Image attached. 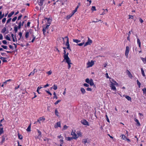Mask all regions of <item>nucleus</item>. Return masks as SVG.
Wrapping results in <instances>:
<instances>
[{
	"mask_svg": "<svg viewBox=\"0 0 146 146\" xmlns=\"http://www.w3.org/2000/svg\"><path fill=\"white\" fill-rule=\"evenodd\" d=\"M65 48H64V49ZM68 52L66 53L65 50H64V60H65V62L68 64V68L70 69L71 67V65L72 64L71 62V61L70 58L68 56Z\"/></svg>",
	"mask_w": 146,
	"mask_h": 146,
	"instance_id": "f257e3e1",
	"label": "nucleus"
},
{
	"mask_svg": "<svg viewBox=\"0 0 146 146\" xmlns=\"http://www.w3.org/2000/svg\"><path fill=\"white\" fill-rule=\"evenodd\" d=\"M71 135H72L73 139H76L78 138L77 134L75 133V131L72 130L71 132Z\"/></svg>",
	"mask_w": 146,
	"mask_h": 146,
	"instance_id": "f03ea898",
	"label": "nucleus"
},
{
	"mask_svg": "<svg viewBox=\"0 0 146 146\" xmlns=\"http://www.w3.org/2000/svg\"><path fill=\"white\" fill-rule=\"evenodd\" d=\"M115 86V85L113 84L112 82H111L110 84V86L111 88V90L116 91L117 90Z\"/></svg>",
	"mask_w": 146,
	"mask_h": 146,
	"instance_id": "7ed1b4c3",
	"label": "nucleus"
},
{
	"mask_svg": "<svg viewBox=\"0 0 146 146\" xmlns=\"http://www.w3.org/2000/svg\"><path fill=\"white\" fill-rule=\"evenodd\" d=\"M9 47L10 49H12L13 50H13L12 52L10 51H5L7 52V53H11L13 52H15V51L16 52L17 51V50L16 49L17 46H9Z\"/></svg>",
	"mask_w": 146,
	"mask_h": 146,
	"instance_id": "20e7f679",
	"label": "nucleus"
},
{
	"mask_svg": "<svg viewBox=\"0 0 146 146\" xmlns=\"http://www.w3.org/2000/svg\"><path fill=\"white\" fill-rule=\"evenodd\" d=\"M32 30L31 29H29L25 33V37L26 38H28L29 33H31Z\"/></svg>",
	"mask_w": 146,
	"mask_h": 146,
	"instance_id": "39448f33",
	"label": "nucleus"
},
{
	"mask_svg": "<svg viewBox=\"0 0 146 146\" xmlns=\"http://www.w3.org/2000/svg\"><path fill=\"white\" fill-rule=\"evenodd\" d=\"M92 43V40L89 37H88V40L85 43L84 46H87L88 45H90Z\"/></svg>",
	"mask_w": 146,
	"mask_h": 146,
	"instance_id": "423d86ee",
	"label": "nucleus"
},
{
	"mask_svg": "<svg viewBox=\"0 0 146 146\" xmlns=\"http://www.w3.org/2000/svg\"><path fill=\"white\" fill-rule=\"evenodd\" d=\"M81 123L84 125H89L88 122L85 119H84L81 120Z\"/></svg>",
	"mask_w": 146,
	"mask_h": 146,
	"instance_id": "0eeeda50",
	"label": "nucleus"
},
{
	"mask_svg": "<svg viewBox=\"0 0 146 146\" xmlns=\"http://www.w3.org/2000/svg\"><path fill=\"white\" fill-rule=\"evenodd\" d=\"M129 51V46H126L125 52V55L127 58L128 57V55Z\"/></svg>",
	"mask_w": 146,
	"mask_h": 146,
	"instance_id": "6e6552de",
	"label": "nucleus"
},
{
	"mask_svg": "<svg viewBox=\"0 0 146 146\" xmlns=\"http://www.w3.org/2000/svg\"><path fill=\"white\" fill-rule=\"evenodd\" d=\"M94 64V62L93 60H91L90 62L88 61L87 63L88 67H92Z\"/></svg>",
	"mask_w": 146,
	"mask_h": 146,
	"instance_id": "1a4fd4ad",
	"label": "nucleus"
},
{
	"mask_svg": "<svg viewBox=\"0 0 146 146\" xmlns=\"http://www.w3.org/2000/svg\"><path fill=\"white\" fill-rule=\"evenodd\" d=\"M66 40V46H70L69 43L68 38L67 36L64 37V41Z\"/></svg>",
	"mask_w": 146,
	"mask_h": 146,
	"instance_id": "9d476101",
	"label": "nucleus"
},
{
	"mask_svg": "<svg viewBox=\"0 0 146 146\" xmlns=\"http://www.w3.org/2000/svg\"><path fill=\"white\" fill-rule=\"evenodd\" d=\"M126 72H127V74L128 76L131 78H132L133 77L132 74L128 70H126Z\"/></svg>",
	"mask_w": 146,
	"mask_h": 146,
	"instance_id": "9b49d317",
	"label": "nucleus"
},
{
	"mask_svg": "<svg viewBox=\"0 0 146 146\" xmlns=\"http://www.w3.org/2000/svg\"><path fill=\"white\" fill-rule=\"evenodd\" d=\"M45 0H38V4L40 6H42L43 5V2Z\"/></svg>",
	"mask_w": 146,
	"mask_h": 146,
	"instance_id": "f8f14e48",
	"label": "nucleus"
},
{
	"mask_svg": "<svg viewBox=\"0 0 146 146\" xmlns=\"http://www.w3.org/2000/svg\"><path fill=\"white\" fill-rule=\"evenodd\" d=\"M60 122H57L54 126L55 128H57L58 127H60Z\"/></svg>",
	"mask_w": 146,
	"mask_h": 146,
	"instance_id": "ddd939ff",
	"label": "nucleus"
},
{
	"mask_svg": "<svg viewBox=\"0 0 146 146\" xmlns=\"http://www.w3.org/2000/svg\"><path fill=\"white\" fill-rule=\"evenodd\" d=\"M45 20L47 22L48 24L50 25L52 21L51 19L48 18H45Z\"/></svg>",
	"mask_w": 146,
	"mask_h": 146,
	"instance_id": "4468645a",
	"label": "nucleus"
},
{
	"mask_svg": "<svg viewBox=\"0 0 146 146\" xmlns=\"http://www.w3.org/2000/svg\"><path fill=\"white\" fill-rule=\"evenodd\" d=\"M111 80L110 81V83L112 82L113 84L115 85L116 86H117L118 85V83H117L113 79H112L111 80Z\"/></svg>",
	"mask_w": 146,
	"mask_h": 146,
	"instance_id": "2eb2a0df",
	"label": "nucleus"
},
{
	"mask_svg": "<svg viewBox=\"0 0 146 146\" xmlns=\"http://www.w3.org/2000/svg\"><path fill=\"white\" fill-rule=\"evenodd\" d=\"M7 58L6 57H0V59H1L3 61V62H7V61L6 60Z\"/></svg>",
	"mask_w": 146,
	"mask_h": 146,
	"instance_id": "dca6fc26",
	"label": "nucleus"
},
{
	"mask_svg": "<svg viewBox=\"0 0 146 146\" xmlns=\"http://www.w3.org/2000/svg\"><path fill=\"white\" fill-rule=\"evenodd\" d=\"M134 121H135V122H136L137 123H136V125L138 126H140L141 125V124H140V123H139V120L138 119H136V118H135L134 119Z\"/></svg>",
	"mask_w": 146,
	"mask_h": 146,
	"instance_id": "f3484780",
	"label": "nucleus"
},
{
	"mask_svg": "<svg viewBox=\"0 0 146 146\" xmlns=\"http://www.w3.org/2000/svg\"><path fill=\"white\" fill-rule=\"evenodd\" d=\"M80 91L82 94H84L86 93V91L85 89L83 88H81L80 89Z\"/></svg>",
	"mask_w": 146,
	"mask_h": 146,
	"instance_id": "a211bd4d",
	"label": "nucleus"
},
{
	"mask_svg": "<svg viewBox=\"0 0 146 146\" xmlns=\"http://www.w3.org/2000/svg\"><path fill=\"white\" fill-rule=\"evenodd\" d=\"M14 13V12L13 11L9 13L8 16V17L10 18L11 17Z\"/></svg>",
	"mask_w": 146,
	"mask_h": 146,
	"instance_id": "6ab92c4d",
	"label": "nucleus"
},
{
	"mask_svg": "<svg viewBox=\"0 0 146 146\" xmlns=\"http://www.w3.org/2000/svg\"><path fill=\"white\" fill-rule=\"evenodd\" d=\"M125 98L128 101H131V97L130 96H128L126 95L125 96Z\"/></svg>",
	"mask_w": 146,
	"mask_h": 146,
	"instance_id": "aec40b11",
	"label": "nucleus"
},
{
	"mask_svg": "<svg viewBox=\"0 0 146 146\" xmlns=\"http://www.w3.org/2000/svg\"><path fill=\"white\" fill-rule=\"evenodd\" d=\"M88 84H89L91 86H92L94 85L93 80L92 79L90 80V81Z\"/></svg>",
	"mask_w": 146,
	"mask_h": 146,
	"instance_id": "412c9836",
	"label": "nucleus"
},
{
	"mask_svg": "<svg viewBox=\"0 0 146 146\" xmlns=\"http://www.w3.org/2000/svg\"><path fill=\"white\" fill-rule=\"evenodd\" d=\"M121 136V139L123 140H125L126 139L127 137H126L124 135L122 134L120 137Z\"/></svg>",
	"mask_w": 146,
	"mask_h": 146,
	"instance_id": "4be33fe9",
	"label": "nucleus"
},
{
	"mask_svg": "<svg viewBox=\"0 0 146 146\" xmlns=\"http://www.w3.org/2000/svg\"><path fill=\"white\" fill-rule=\"evenodd\" d=\"M51 88H53L54 90H56L57 89V85L54 84L52 87Z\"/></svg>",
	"mask_w": 146,
	"mask_h": 146,
	"instance_id": "5701e85b",
	"label": "nucleus"
},
{
	"mask_svg": "<svg viewBox=\"0 0 146 146\" xmlns=\"http://www.w3.org/2000/svg\"><path fill=\"white\" fill-rule=\"evenodd\" d=\"M18 27L17 25H15L14 27V31L15 33L17 32V30H18Z\"/></svg>",
	"mask_w": 146,
	"mask_h": 146,
	"instance_id": "b1692460",
	"label": "nucleus"
},
{
	"mask_svg": "<svg viewBox=\"0 0 146 146\" xmlns=\"http://www.w3.org/2000/svg\"><path fill=\"white\" fill-rule=\"evenodd\" d=\"M23 26V25L21 24V22H20L18 24V26L17 27L18 29H20L21 28V27Z\"/></svg>",
	"mask_w": 146,
	"mask_h": 146,
	"instance_id": "393cba45",
	"label": "nucleus"
},
{
	"mask_svg": "<svg viewBox=\"0 0 146 146\" xmlns=\"http://www.w3.org/2000/svg\"><path fill=\"white\" fill-rule=\"evenodd\" d=\"M6 28L5 27L3 28V29H2L1 32L2 33H5V32L6 31Z\"/></svg>",
	"mask_w": 146,
	"mask_h": 146,
	"instance_id": "a878e982",
	"label": "nucleus"
},
{
	"mask_svg": "<svg viewBox=\"0 0 146 146\" xmlns=\"http://www.w3.org/2000/svg\"><path fill=\"white\" fill-rule=\"evenodd\" d=\"M141 73H142V75L144 77H145V72H144V71L143 70V68H141Z\"/></svg>",
	"mask_w": 146,
	"mask_h": 146,
	"instance_id": "bb28decb",
	"label": "nucleus"
},
{
	"mask_svg": "<svg viewBox=\"0 0 146 146\" xmlns=\"http://www.w3.org/2000/svg\"><path fill=\"white\" fill-rule=\"evenodd\" d=\"M5 38L6 39H7L9 41L11 40L10 38V35H7L5 37Z\"/></svg>",
	"mask_w": 146,
	"mask_h": 146,
	"instance_id": "cd10ccee",
	"label": "nucleus"
},
{
	"mask_svg": "<svg viewBox=\"0 0 146 146\" xmlns=\"http://www.w3.org/2000/svg\"><path fill=\"white\" fill-rule=\"evenodd\" d=\"M31 124H30L27 129V130L28 131H31Z\"/></svg>",
	"mask_w": 146,
	"mask_h": 146,
	"instance_id": "c85d7f7f",
	"label": "nucleus"
},
{
	"mask_svg": "<svg viewBox=\"0 0 146 146\" xmlns=\"http://www.w3.org/2000/svg\"><path fill=\"white\" fill-rule=\"evenodd\" d=\"M59 141L60 143V146H62V145L63 144V138H62V139H60Z\"/></svg>",
	"mask_w": 146,
	"mask_h": 146,
	"instance_id": "c756f323",
	"label": "nucleus"
},
{
	"mask_svg": "<svg viewBox=\"0 0 146 146\" xmlns=\"http://www.w3.org/2000/svg\"><path fill=\"white\" fill-rule=\"evenodd\" d=\"M3 133V128L0 127V134L1 135Z\"/></svg>",
	"mask_w": 146,
	"mask_h": 146,
	"instance_id": "7c9ffc66",
	"label": "nucleus"
},
{
	"mask_svg": "<svg viewBox=\"0 0 146 146\" xmlns=\"http://www.w3.org/2000/svg\"><path fill=\"white\" fill-rule=\"evenodd\" d=\"M73 15L71 13L69 15H68L66 17V19H69Z\"/></svg>",
	"mask_w": 146,
	"mask_h": 146,
	"instance_id": "2f4dec72",
	"label": "nucleus"
},
{
	"mask_svg": "<svg viewBox=\"0 0 146 146\" xmlns=\"http://www.w3.org/2000/svg\"><path fill=\"white\" fill-rule=\"evenodd\" d=\"M73 41L76 43H78V42H80V40L78 39H73Z\"/></svg>",
	"mask_w": 146,
	"mask_h": 146,
	"instance_id": "473e14b6",
	"label": "nucleus"
},
{
	"mask_svg": "<svg viewBox=\"0 0 146 146\" xmlns=\"http://www.w3.org/2000/svg\"><path fill=\"white\" fill-rule=\"evenodd\" d=\"M137 43L139 46H141V42L140 41L138 38H137Z\"/></svg>",
	"mask_w": 146,
	"mask_h": 146,
	"instance_id": "72a5a7b5",
	"label": "nucleus"
},
{
	"mask_svg": "<svg viewBox=\"0 0 146 146\" xmlns=\"http://www.w3.org/2000/svg\"><path fill=\"white\" fill-rule=\"evenodd\" d=\"M91 10L92 11H96V8L94 6H92V8H91Z\"/></svg>",
	"mask_w": 146,
	"mask_h": 146,
	"instance_id": "f704fd0d",
	"label": "nucleus"
},
{
	"mask_svg": "<svg viewBox=\"0 0 146 146\" xmlns=\"http://www.w3.org/2000/svg\"><path fill=\"white\" fill-rule=\"evenodd\" d=\"M87 140L86 139H84L82 140V142L84 144H85L87 143Z\"/></svg>",
	"mask_w": 146,
	"mask_h": 146,
	"instance_id": "c9c22d12",
	"label": "nucleus"
},
{
	"mask_svg": "<svg viewBox=\"0 0 146 146\" xmlns=\"http://www.w3.org/2000/svg\"><path fill=\"white\" fill-rule=\"evenodd\" d=\"M77 134L78 135L77 136V137H81L82 136V134L81 132H79L78 133H77Z\"/></svg>",
	"mask_w": 146,
	"mask_h": 146,
	"instance_id": "e433bc0d",
	"label": "nucleus"
},
{
	"mask_svg": "<svg viewBox=\"0 0 146 146\" xmlns=\"http://www.w3.org/2000/svg\"><path fill=\"white\" fill-rule=\"evenodd\" d=\"M53 95H54V96L53 98V99L56 98V99H57L58 98L57 97L56 93L55 92H54Z\"/></svg>",
	"mask_w": 146,
	"mask_h": 146,
	"instance_id": "4c0bfd02",
	"label": "nucleus"
},
{
	"mask_svg": "<svg viewBox=\"0 0 146 146\" xmlns=\"http://www.w3.org/2000/svg\"><path fill=\"white\" fill-rule=\"evenodd\" d=\"M137 84L138 85L139 88H140V86H141L140 83L139 82V80H137Z\"/></svg>",
	"mask_w": 146,
	"mask_h": 146,
	"instance_id": "58836bf2",
	"label": "nucleus"
},
{
	"mask_svg": "<svg viewBox=\"0 0 146 146\" xmlns=\"http://www.w3.org/2000/svg\"><path fill=\"white\" fill-rule=\"evenodd\" d=\"M46 29L44 27H43L42 29V31L43 33V34L44 35H45V33L46 31Z\"/></svg>",
	"mask_w": 146,
	"mask_h": 146,
	"instance_id": "ea45409f",
	"label": "nucleus"
},
{
	"mask_svg": "<svg viewBox=\"0 0 146 146\" xmlns=\"http://www.w3.org/2000/svg\"><path fill=\"white\" fill-rule=\"evenodd\" d=\"M18 137L19 139H23L22 136L19 134H18Z\"/></svg>",
	"mask_w": 146,
	"mask_h": 146,
	"instance_id": "a19ab883",
	"label": "nucleus"
},
{
	"mask_svg": "<svg viewBox=\"0 0 146 146\" xmlns=\"http://www.w3.org/2000/svg\"><path fill=\"white\" fill-rule=\"evenodd\" d=\"M38 119H39V120H40V121L42 120L44 121L45 120V118H44L43 117H40Z\"/></svg>",
	"mask_w": 146,
	"mask_h": 146,
	"instance_id": "79ce46f5",
	"label": "nucleus"
},
{
	"mask_svg": "<svg viewBox=\"0 0 146 146\" xmlns=\"http://www.w3.org/2000/svg\"><path fill=\"white\" fill-rule=\"evenodd\" d=\"M55 115H57V116H59L58 115V112L56 109L55 110Z\"/></svg>",
	"mask_w": 146,
	"mask_h": 146,
	"instance_id": "37998d69",
	"label": "nucleus"
},
{
	"mask_svg": "<svg viewBox=\"0 0 146 146\" xmlns=\"http://www.w3.org/2000/svg\"><path fill=\"white\" fill-rule=\"evenodd\" d=\"M11 18H10L8 19L7 21V22L6 23V24H7L8 23H10V22L11 21Z\"/></svg>",
	"mask_w": 146,
	"mask_h": 146,
	"instance_id": "c03bdc74",
	"label": "nucleus"
},
{
	"mask_svg": "<svg viewBox=\"0 0 146 146\" xmlns=\"http://www.w3.org/2000/svg\"><path fill=\"white\" fill-rule=\"evenodd\" d=\"M77 10L76 9H75L72 11L71 13L73 15H74V14L77 11Z\"/></svg>",
	"mask_w": 146,
	"mask_h": 146,
	"instance_id": "a18cd8bd",
	"label": "nucleus"
},
{
	"mask_svg": "<svg viewBox=\"0 0 146 146\" xmlns=\"http://www.w3.org/2000/svg\"><path fill=\"white\" fill-rule=\"evenodd\" d=\"M85 42L84 41L82 43L79 44H78V46H83Z\"/></svg>",
	"mask_w": 146,
	"mask_h": 146,
	"instance_id": "49530a36",
	"label": "nucleus"
},
{
	"mask_svg": "<svg viewBox=\"0 0 146 146\" xmlns=\"http://www.w3.org/2000/svg\"><path fill=\"white\" fill-rule=\"evenodd\" d=\"M86 90L87 91H89L91 92L92 90V89L91 88H88L86 89Z\"/></svg>",
	"mask_w": 146,
	"mask_h": 146,
	"instance_id": "de8ad7c7",
	"label": "nucleus"
},
{
	"mask_svg": "<svg viewBox=\"0 0 146 146\" xmlns=\"http://www.w3.org/2000/svg\"><path fill=\"white\" fill-rule=\"evenodd\" d=\"M6 20V19L5 18H3L2 21V23H4L5 22Z\"/></svg>",
	"mask_w": 146,
	"mask_h": 146,
	"instance_id": "09e8293b",
	"label": "nucleus"
},
{
	"mask_svg": "<svg viewBox=\"0 0 146 146\" xmlns=\"http://www.w3.org/2000/svg\"><path fill=\"white\" fill-rule=\"evenodd\" d=\"M17 17H15L13 18L12 19V21L13 22H15L17 19Z\"/></svg>",
	"mask_w": 146,
	"mask_h": 146,
	"instance_id": "8fccbe9b",
	"label": "nucleus"
},
{
	"mask_svg": "<svg viewBox=\"0 0 146 146\" xmlns=\"http://www.w3.org/2000/svg\"><path fill=\"white\" fill-rule=\"evenodd\" d=\"M142 91L143 92V93H145L146 94V88H144L142 89Z\"/></svg>",
	"mask_w": 146,
	"mask_h": 146,
	"instance_id": "3c124183",
	"label": "nucleus"
},
{
	"mask_svg": "<svg viewBox=\"0 0 146 146\" xmlns=\"http://www.w3.org/2000/svg\"><path fill=\"white\" fill-rule=\"evenodd\" d=\"M86 82L88 84L90 81V80L88 78H87L86 79Z\"/></svg>",
	"mask_w": 146,
	"mask_h": 146,
	"instance_id": "603ef678",
	"label": "nucleus"
},
{
	"mask_svg": "<svg viewBox=\"0 0 146 146\" xmlns=\"http://www.w3.org/2000/svg\"><path fill=\"white\" fill-rule=\"evenodd\" d=\"M32 36H33V39H32V40H31V42H33L34 41V40H35V39L36 37H35V36H34V35H32Z\"/></svg>",
	"mask_w": 146,
	"mask_h": 146,
	"instance_id": "864d4df0",
	"label": "nucleus"
},
{
	"mask_svg": "<svg viewBox=\"0 0 146 146\" xmlns=\"http://www.w3.org/2000/svg\"><path fill=\"white\" fill-rule=\"evenodd\" d=\"M61 101V100H57L55 103H54V104L56 105H57V104L59 102H60V101Z\"/></svg>",
	"mask_w": 146,
	"mask_h": 146,
	"instance_id": "5fc2aeb1",
	"label": "nucleus"
},
{
	"mask_svg": "<svg viewBox=\"0 0 146 146\" xmlns=\"http://www.w3.org/2000/svg\"><path fill=\"white\" fill-rule=\"evenodd\" d=\"M18 35H19L20 36V38H21L22 36V33H21V32H20L19 33Z\"/></svg>",
	"mask_w": 146,
	"mask_h": 146,
	"instance_id": "6e6d98bb",
	"label": "nucleus"
},
{
	"mask_svg": "<svg viewBox=\"0 0 146 146\" xmlns=\"http://www.w3.org/2000/svg\"><path fill=\"white\" fill-rule=\"evenodd\" d=\"M67 140L69 141L73 139L72 137H68L67 138Z\"/></svg>",
	"mask_w": 146,
	"mask_h": 146,
	"instance_id": "4d7b16f0",
	"label": "nucleus"
},
{
	"mask_svg": "<svg viewBox=\"0 0 146 146\" xmlns=\"http://www.w3.org/2000/svg\"><path fill=\"white\" fill-rule=\"evenodd\" d=\"M83 85L84 86L86 87H88L89 86V85L86 83H84L83 84Z\"/></svg>",
	"mask_w": 146,
	"mask_h": 146,
	"instance_id": "13d9d810",
	"label": "nucleus"
},
{
	"mask_svg": "<svg viewBox=\"0 0 146 146\" xmlns=\"http://www.w3.org/2000/svg\"><path fill=\"white\" fill-rule=\"evenodd\" d=\"M45 91L48 93V94H49L50 95V96H52V94L48 91H47V90H45Z\"/></svg>",
	"mask_w": 146,
	"mask_h": 146,
	"instance_id": "bf43d9fd",
	"label": "nucleus"
},
{
	"mask_svg": "<svg viewBox=\"0 0 146 146\" xmlns=\"http://www.w3.org/2000/svg\"><path fill=\"white\" fill-rule=\"evenodd\" d=\"M34 73L35 72L33 71L30 73V74L29 75V76L30 75H34Z\"/></svg>",
	"mask_w": 146,
	"mask_h": 146,
	"instance_id": "052dcab7",
	"label": "nucleus"
},
{
	"mask_svg": "<svg viewBox=\"0 0 146 146\" xmlns=\"http://www.w3.org/2000/svg\"><path fill=\"white\" fill-rule=\"evenodd\" d=\"M31 24V22H30L28 21L27 24V26L28 27H29L30 26V24Z\"/></svg>",
	"mask_w": 146,
	"mask_h": 146,
	"instance_id": "680f3d73",
	"label": "nucleus"
},
{
	"mask_svg": "<svg viewBox=\"0 0 146 146\" xmlns=\"http://www.w3.org/2000/svg\"><path fill=\"white\" fill-rule=\"evenodd\" d=\"M2 42H3V43L4 44H7V41L5 40H3L2 41Z\"/></svg>",
	"mask_w": 146,
	"mask_h": 146,
	"instance_id": "e2e57ef3",
	"label": "nucleus"
},
{
	"mask_svg": "<svg viewBox=\"0 0 146 146\" xmlns=\"http://www.w3.org/2000/svg\"><path fill=\"white\" fill-rule=\"evenodd\" d=\"M22 17V15H19L18 18L17 20H20L21 19V17Z\"/></svg>",
	"mask_w": 146,
	"mask_h": 146,
	"instance_id": "0e129e2a",
	"label": "nucleus"
},
{
	"mask_svg": "<svg viewBox=\"0 0 146 146\" xmlns=\"http://www.w3.org/2000/svg\"><path fill=\"white\" fill-rule=\"evenodd\" d=\"M139 20L140 22L141 23L143 22V20L141 18H140L139 19Z\"/></svg>",
	"mask_w": 146,
	"mask_h": 146,
	"instance_id": "69168bd1",
	"label": "nucleus"
},
{
	"mask_svg": "<svg viewBox=\"0 0 146 146\" xmlns=\"http://www.w3.org/2000/svg\"><path fill=\"white\" fill-rule=\"evenodd\" d=\"M3 39V36L1 34H0V40H2Z\"/></svg>",
	"mask_w": 146,
	"mask_h": 146,
	"instance_id": "338daca9",
	"label": "nucleus"
},
{
	"mask_svg": "<svg viewBox=\"0 0 146 146\" xmlns=\"http://www.w3.org/2000/svg\"><path fill=\"white\" fill-rule=\"evenodd\" d=\"M50 25L49 24H47V25H46V27H45L46 29H48V27Z\"/></svg>",
	"mask_w": 146,
	"mask_h": 146,
	"instance_id": "774afa93",
	"label": "nucleus"
}]
</instances>
